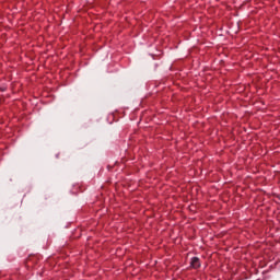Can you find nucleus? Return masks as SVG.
I'll return each mask as SVG.
<instances>
[{
	"mask_svg": "<svg viewBox=\"0 0 280 280\" xmlns=\"http://www.w3.org/2000/svg\"><path fill=\"white\" fill-rule=\"evenodd\" d=\"M190 267L194 268L195 270H198V268H200V258L192 257L190 260Z\"/></svg>",
	"mask_w": 280,
	"mask_h": 280,
	"instance_id": "obj_1",
	"label": "nucleus"
}]
</instances>
